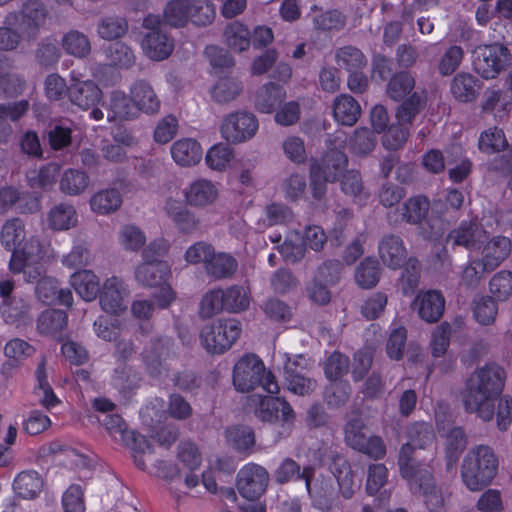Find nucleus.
I'll return each instance as SVG.
<instances>
[{"label": "nucleus", "mask_w": 512, "mask_h": 512, "mask_svg": "<svg viewBox=\"0 0 512 512\" xmlns=\"http://www.w3.org/2000/svg\"><path fill=\"white\" fill-rule=\"evenodd\" d=\"M505 372L497 364H487L466 380L462 392L466 412L476 413L483 421L492 420L495 413V400L504 388Z\"/></svg>", "instance_id": "1"}, {"label": "nucleus", "mask_w": 512, "mask_h": 512, "mask_svg": "<svg viewBox=\"0 0 512 512\" xmlns=\"http://www.w3.org/2000/svg\"><path fill=\"white\" fill-rule=\"evenodd\" d=\"M498 458L488 445L472 447L464 457L461 477L470 491H480L487 487L498 471Z\"/></svg>", "instance_id": "2"}, {"label": "nucleus", "mask_w": 512, "mask_h": 512, "mask_svg": "<svg viewBox=\"0 0 512 512\" xmlns=\"http://www.w3.org/2000/svg\"><path fill=\"white\" fill-rule=\"evenodd\" d=\"M233 385L239 392L245 393L261 386L270 394L279 392L276 377L266 370L263 361L255 354L244 355L233 369Z\"/></svg>", "instance_id": "3"}, {"label": "nucleus", "mask_w": 512, "mask_h": 512, "mask_svg": "<svg viewBox=\"0 0 512 512\" xmlns=\"http://www.w3.org/2000/svg\"><path fill=\"white\" fill-rule=\"evenodd\" d=\"M240 321L236 319H219L202 327L200 340L210 354H223L228 351L240 337Z\"/></svg>", "instance_id": "4"}, {"label": "nucleus", "mask_w": 512, "mask_h": 512, "mask_svg": "<svg viewBox=\"0 0 512 512\" xmlns=\"http://www.w3.org/2000/svg\"><path fill=\"white\" fill-rule=\"evenodd\" d=\"M510 52L502 44L478 46L473 52V66L485 79H494L510 64Z\"/></svg>", "instance_id": "5"}, {"label": "nucleus", "mask_w": 512, "mask_h": 512, "mask_svg": "<svg viewBox=\"0 0 512 512\" xmlns=\"http://www.w3.org/2000/svg\"><path fill=\"white\" fill-rule=\"evenodd\" d=\"M258 127V119L253 113L236 111L223 118L220 131L228 143L239 144L253 138Z\"/></svg>", "instance_id": "6"}, {"label": "nucleus", "mask_w": 512, "mask_h": 512, "mask_svg": "<svg viewBox=\"0 0 512 512\" xmlns=\"http://www.w3.org/2000/svg\"><path fill=\"white\" fill-rule=\"evenodd\" d=\"M268 471L255 463L243 466L237 473L236 487L240 495L250 501L259 499L267 489Z\"/></svg>", "instance_id": "7"}, {"label": "nucleus", "mask_w": 512, "mask_h": 512, "mask_svg": "<svg viewBox=\"0 0 512 512\" xmlns=\"http://www.w3.org/2000/svg\"><path fill=\"white\" fill-rule=\"evenodd\" d=\"M19 27L29 39H35L49 16V10L42 0H27L19 11Z\"/></svg>", "instance_id": "8"}, {"label": "nucleus", "mask_w": 512, "mask_h": 512, "mask_svg": "<svg viewBox=\"0 0 512 512\" xmlns=\"http://www.w3.org/2000/svg\"><path fill=\"white\" fill-rule=\"evenodd\" d=\"M512 243L510 238L502 235L489 236L480 243L477 251L480 253L482 265L491 271L495 270L510 255Z\"/></svg>", "instance_id": "9"}, {"label": "nucleus", "mask_w": 512, "mask_h": 512, "mask_svg": "<svg viewBox=\"0 0 512 512\" xmlns=\"http://www.w3.org/2000/svg\"><path fill=\"white\" fill-rule=\"evenodd\" d=\"M102 98V90L94 81L72 79L69 85L68 99L73 105L83 110H89L97 106Z\"/></svg>", "instance_id": "10"}, {"label": "nucleus", "mask_w": 512, "mask_h": 512, "mask_svg": "<svg viewBox=\"0 0 512 512\" xmlns=\"http://www.w3.org/2000/svg\"><path fill=\"white\" fill-rule=\"evenodd\" d=\"M485 238H487V231L481 225L475 221H463L448 233L447 243L477 251Z\"/></svg>", "instance_id": "11"}, {"label": "nucleus", "mask_w": 512, "mask_h": 512, "mask_svg": "<svg viewBox=\"0 0 512 512\" xmlns=\"http://www.w3.org/2000/svg\"><path fill=\"white\" fill-rule=\"evenodd\" d=\"M255 415L261 421L269 423L278 421L289 423L295 419V412L289 402L284 398L272 396L261 399Z\"/></svg>", "instance_id": "12"}, {"label": "nucleus", "mask_w": 512, "mask_h": 512, "mask_svg": "<svg viewBox=\"0 0 512 512\" xmlns=\"http://www.w3.org/2000/svg\"><path fill=\"white\" fill-rule=\"evenodd\" d=\"M412 307L422 320L435 323L443 315L445 298L440 291L428 290L416 296Z\"/></svg>", "instance_id": "13"}, {"label": "nucleus", "mask_w": 512, "mask_h": 512, "mask_svg": "<svg viewBox=\"0 0 512 512\" xmlns=\"http://www.w3.org/2000/svg\"><path fill=\"white\" fill-rule=\"evenodd\" d=\"M410 489L413 493H420L427 508L432 511H438L444 504L441 490L436 486L431 472L424 473L409 481Z\"/></svg>", "instance_id": "14"}, {"label": "nucleus", "mask_w": 512, "mask_h": 512, "mask_svg": "<svg viewBox=\"0 0 512 512\" xmlns=\"http://www.w3.org/2000/svg\"><path fill=\"white\" fill-rule=\"evenodd\" d=\"M318 165L322 168L323 172L329 176H335V181L341 180V189L345 194L352 193V184L344 172L348 166V157L337 149L327 151L320 160Z\"/></svg>", "instance_id": "15"}, {"label": "nucleus", "mask_w": 512, "mask_h": 512, "mask_svg": "<svg viewBox=\"0 0 512 512\" xmlns=\"http://www.w3.org/2000/svg\"><path fill=\"white\" fill-rule=\"evenodd\" d=\"M378 253L383 264L393 270L399 269L407 259V250L403 240L393 234L381 238L378 244Z\"/></svg>", "instance_id": "16"}, {"label": "nucleus", "mask_w": 512, "mask_h": 512, "mask_svg": "<svg viewBox=\"0 0 512 512\" xmlns=\"http://www.w3.org/2000/svg\"><path fill=\"white\" fill-rule=\"evenodd\" d=\"M125 294L126 289L123 286L122 280L117 277L107 279L102 291L99 293L101 308L110 314H120L126 309L124 304Z\"/></svg>", "instance_id": "17"}, {"label": "nucleus", "mask_w": 512, "mask_h": 512, "mask_svg": "<svg viewBox=\"0 0 512 512\" xmlns=\"http://www.w3.org/2000/svg\"><path fill=\"white\" fill-rule=\"evenodd\" d=\"M315 475V468L311 465L305 466L302 470L300 465L292 458L283 459L273 476L277 484L283 485L295 480H304L306 489H310L312 479Z\"/></svg>", "instance_id": "18"}, {"label": "nucleus", "mask_w": 512, "mask_h": 512, "mask_svg": "<svg viewBox=\"0 0 512 512\" xmlns=\"http://www.w3.org/2000/svg\"><path fill=\"white\" fill-rule=\"evenodd\" d=\"M1 313L6 323L17 327L32 322L31 302L28 298L13 295L12 298L3 300Z\"/></svg>", "instance_id": "19"}, {"label": "nucleus", "mask_w": 512, "mask_h": 512, "mask_svg": "<svg viewBox=\"0 0 512 512\" xmlns=\"http://www.w3.org/2000/svg\"><path fill=\"white\" fill-rule=\"evenodd\" d=\"M286 99L285 88L275 82H268L258 88L255 95V108L261 113H272Z\"/></svg>", "instance_id": "20"}, {"label": "nucleus", "mask_w": 512, "mask_h": 512, "mask_svg": "<svg viewBox=\"0 0 512 512\" xmlns=\"http://www.w3.org/2000/svg\"><path fill=\"white\" fill-rule=\"evenodd\" d=\"M164 210L180 232L189 234L197 229L199 221L182 201L169 198Z\"/></svg>", "instance_id": "21"}, {"label": "nucleus", "mask_w": 512, "mask_h": 512, "mask_svg": "<svg viewBox=\"0 0 512 512\" xmlns=\"http://www.w3.org/2000/svg\"><path fill=\"white\" fill-rule=\"evenodd\" d=\"M130 94L139 111L147 114H154L159 111L160 100L148 81L143 79L136 80L130 88Z\"/></svg>", "instance_id": "22"}, {"label": "nucleus", "mask_w": 512, "mask_h": 512, "mask_svg": "<svg viewBox=\"0 0 512 512\" xmlns=\"http://www.w3.org/2000/svg\"><path fill=\"white\" fill-rule=\"evenodd\" d=\"M238 269V261L228 253L213 251L207 265L206 274L214 280L229 279L234 276Z\"/></svg>", "instance_id": "23"}, {"label": "nucleus", "mask_w": 512, "mask_h": 512, "mask_svg": "<svg viewBox=\"0 0 512 512\" xmlns=\"http://www.w3.org/2000/svg\"><path fill=\"white\" fill-rule=\"evenodd\" d=\"M142 48L149 58L160 61L170 56L173 51V42L162 31H153L144 36Z\"/></svg>", "instance_id": "24"}, {"label": "nucleus", "mask_w": 512, "mask_h": 512, "mask_svg": "<svg viewBox=\"0 0 512 512\" xmlns=\"http://www.w3.org/2000/svg\"><path fill=\"white\" fill-rule=\"evenodd\" d=\"M41 258V244L38 239L31 238L12 252L9 269L14 274L20 273L24 264L40 261Z\"/></svg>", "instance_id": "25"}, {"label": "nucleus", "mask_w": 512, "mask_h": 512, "mask_svg": "<svg viewBox=\"0 0 512 512\" xmlns=\"http://www.w3.org/2000/svg\"><path fill=\"white\" fill-rule=\"evenodd\" d=\"M169 269L166 262L144 261L135 271V278L139 284L145 287H158L164 284Z\"/></svg>", "instance_id": "26"}, {"label": "nucleus", "mask_w": 512, "mask_h": 512, "mask_svg": "<svg viewBox=\"0 0 512 512\" xmlns=\"http://www.w3.org/2000/svg\"><path fill=\"white\" fill-rule=\"evenodd\" d=\"M439 432L441 429L439 428ZM445 437V457L447 470H452L459 460L460 455L467 446V438L461 427H452L444 435Z\"/></svg>", "instance_id": "27"}, {"label": "nucleus", "mask_w": 512, "mask_h": 512, "mask_svg": "<svg viewBox=\"0 0 512 512\" xmlns=\"http://www.w3.org/2000/svg\"><path fill=\"white\" fill-rule=\"evenodd\" d=\"M171 155L174 161L180 166H192L202 158L200 144L192 138H183L173 143Z\"/></svg>", "instance_id": "28"}, {"label": "nucleus", "mask_w": 512, "mask_h": 512, "mask_svg": "<svg viewBox=\"0 0 512 512\" xmlns=\"http://www.w3.org/2000/svg\"><path fill=\"white\" fill-rule=\"evenodd\" d=\"M44 481L41 475L32 470L20 472L13 482L15 494L23 499H34L42 491Z\"/></svg>", "instance_id": "29"}, {"label": "nucleus", "mask_w": 512, "mask_h": 512, "mask_svg": "<svg viewBox=\"0 0 512 512\" xmlns=\"http://www.w3.org/2000/svg\"><path fill=\"white\" fill-rule=\"evenodd\" d=\"M71 285L85 301H92L100 293L99 278L90 270H81L71 276Z\"/></svg>", "instance_id": "30"}, {"label": "nucleus", "mask_w": 512, "mask_h": 512, "mask_svg": "<svg viewBox=\"0 0 512 512\" xmlns=\"http://www.w3.org/2000/svg\"><path fill=\"white\" fill-rule=\"evenodd\" d=\"M68 315L64 310L46 309L37 319V329L43 335L57 336L66 327Z\"/></svg>", "instance_id": "31"}, {"label": "nucleus", "mask_w": 512, "mask_h": 512, "mask_svg": "<svg viewBox=\"0 0 512 512\" xmlns=\"http://www.w3.org/2000/svg\"><path fill=\"white\" fill-rule=\"evenodd\" d=\"M26 236L24 222L20 218L5 221L0 231V242L5 250L13 252L22 245Z\"/></svg>", "instance_id": "32"}, {"label": "nucleus", "mask_w": 512, "mask_h": 512, "mask_svg": "<svg viewBox=\"0 0 512 512\" xmlns=\"http://www.w3.org/2000/svg\"><path fill=\"white\" fill-rule=\"evenodd\" d=\"M330 470L343 497L352 498V467L349 461L343 455L336 454L331 459Z\"/></svg>", "instance_id": "33"}, {"label": "nucleus", "mask_w": 512, "mask_h": 512, "mask_svg": "<svg viewBox=\"0 0 512 512\" xmlns=\"http://www.w3.org/2000/svg\"><path fill=\"white\" fill-rule=\"evenodd\" d=\"M191 6L192 0L169 1L163 11L164 23L175 28L184 27L189 21Z\"/></svg>", "instance_id": "34"}, {"label": "nucleus", "mask_w": 512, "mask_h": 512, "mask_svg": "<svg viewBox=\"0 0 512 512\" xmlns=\"http://www.w3.org/2000/svg\"><path fill=\"white\" fill-rule=\"evenodd\" d=\"M49 227L56 231L68 230L77 224V213L73 205L60 203L48 213Z\"/></svg>", "instance_id": "35"}, {"label": "nucleus", "mask_w": 512, "mask_h": 512, "mask_svg": "<svg viewBox=\"0 0 512 512\" xmlns=\"http://www.w3.org/2000/svg\"><path fill=\"white\" fill-rule=\"evenodd\" d=\"M89 176L81 170L69 168L65 170L59 181V189L70 196L82 194L89 185Z\"/></svg>", "instance_id": "36"}, {"label": "nucleus", "mask_w": 512, "mask_h": 512, "mask_svg": "<svg viewBox=\"0 0 512 512\" xmlns=\"http://www.w3.org/2000/svg\"><path fill=\"white\" fill-rule=\"evenodd\" d=\"M477 79L469 73L457 74L451 83V92L460 102H471L477 97Z\"/></svg>", "instance_id": "37"}, {"label": "nucleus", "mask_w": 512, "mask_h": 512, "mask_svg": "<svg viewBox=\"0 0 512 512\" xmlns=\"http://www.w3.org/2000/svg\"><path fill=\"white\" fill-rule=\"evenodd\" d=\"M225 310L231 313L245 311L250 306V290L242 285L222 289Z\"/></svg>", "instance_id": "38"}, {"label": "nucleus", "mask_w": 512, "mask_h": 512, "mask_svg": "<svg viewBox=\"0 0 512 512\" xmlns=\"http://www.w3.org/2000/svg\"><path fill=\"white\" fill-rule=\"evenodd\" d=\"M128 31V21L121 16H105L98 20L97 33L108 41L123 37Z\"/></svg>", "instance_id": "39"}, {"label": "nucleus", "mask_w": 512, "mask_h": 512, "mask_svg": "<svg viewBox=\"0 0 512 512\" xmlns=\"http://www.w3.org/2000/svg\"><path fill=\"white\" fill-rule=\"evenodd\" d=\"M121 204L122 196L115 188L101 190L90 199L91 209L103 215L116 211Z\"/></svg>", "instance_id": "40"}, {"label": "nucleus", "mask_w": 512, "mask_h": 512, "mask_svg": "<svg viewBox=\"0 0 512 512\" xmlns=\"http://www.w3.org/2000/svg\"><path fill=\"white\" fill-rule=\"evenodd\" d=\"M242 83L233 77L220 78L211 90L212 99L220 104L235 100L242 92Z\"/></svg>", "instance_id": "41"}, {"label": "nucleus", "mask_w": 512, "mask_h": 512, "mask_svg": "<svg viewBox=\"0 0 512 512\" xmlns=\"http://www.w3.org/2000/svg\"><path fill=\"white\" fill-rule=\"evenodd\" d=\"M508 147V141L502 129L490 127L484 130L478 139V148L486 154L498 153Z\"/></svg>", "instance_id": "42"}, {"label": "nucleus", "mask_w": 512, "mask_h": 512, "mask_svg": "<svg viewBox=\"0 0 512 512\" xmlns=\"http://www.w3.org/2000/svg\"><path fill=\"white\" fill-rule=\"evenodd\" d=\"M381 269L377 260L373 258L364 259L356 268L354 280L365 289L373 288L380 279Z\"/></svg>", "instance_id": "43"}, {"label": "nucleus", "mask_w": 512, "mask_h": 512, "mask_svg": "<svg viewBox=\"0 0 512 512\" xmlns=\"http://www.w3.org/2000/svg\"><path fill=\"white\" fill-rule=\"evenodd\" d=\"M430 209V201L425 196H414L409 198L402 207V218L407 223L419 224L427 216Z\"/></svg>", "instance_id": "44"}, {"label": "nucleus", "mask_w": 512, "mask_h": 512, "mask_svg": "<svg viewBox=\"0 0 512 512\" xmlns=\"http://www.w3.org/2000/svg\"><path fill=\"white\" fill-rule=\"evenodd\" d=\"M62 47L67 54L77 58H84L91 51L88 37L78 30H70L64 34Z\"/></svg>", "instance_id": "45"}, {"label": "nucleus", "mask_w": 512, "mask_h": 512, "mask_svg": "<svg viewBox=\"0 0 512 512\" xmlns=\"http://www.w3.org/2000/svg\"><path fill=\"white\" fill-rule=\"evenodd\" d=\"M224 37L227 45L239 52L247 50L251 44V35L248 28L238 21L226 26Z\"/></svg>", "instance_id": "46"}, {"label": "nucleus", "mask_w": 512, "mask_h": 512, "mask_svg": "<svg viewBox=\"0 0 512 512\" xmlns=\"http://www.w3.org/2000/svg\"><path fill=\"white\" fill-rule=\"evenodd\" d=\"M110 108L114 114V118L119 120H131L137 117L139 109L136 103L123 92L115 91L112 93L110 100Z\"/></svg>", "instance_id": "47"}, {"label": "nucleus", "mask_w": 512, "mask_h": 512, "mask_svg": "<svg viewBox=\"0 0 512 512\" xmlns=\"http://www.w3.org/2000/svg\"><path fill=\"white\" fill-rule=\"evenodd\" d=\"M34 57L41 67L49 68L55 65L61 57L57 40L53 37L43 38L37 44Z\"/></svg>", "instance_id": "48"}, {"label": "nucleus", "mask_w": 512, "mask_h": 512, "mask_svg": "<svg viewBox=\"0 0 512 512\" xmlns=\"http://www.w3.org/2000/svg\"><path fill=\"white\" fill-rule=\"evenodd\" d=\"M185 197L191 205L204 206L216 198V189L211 182L198 180L190 185L189 190L185 193Z\"/></svg>", "instance_id": "49"}, {"label": "nucleus", "mask_w": 512, "mask_h": 512, "mask_svg": "<svg viewBox=\"0 0 512 512\" xmlns=\"http://www.w3.org/2000/svg\"><path fill=\"white\" fill-rule=\"evenodd\" d=\"M173 341L169 337H155L151 339L150 347L145 348L142 356L148 366L157 369L163 357L168 355Z\"/></svg>", "instance_id": "50"}, {"label": "nucleus", "mask_w": 512, "mask_h": 512, "mask_svg": "<svg viewBox=\"0 0 512 512\" xmlns=\"http://www.w3.org/2000/svg\"><path fill=\"white\" fill-rule=\"evenodd\" d=\"M59 170L60 166L57 163L44 165L38 171L33 170L27 174V183L32 189L50 187L55 182Z\"/></svg>", "instance_id": "51"}, {"label": "nucleus", "mask_w": 512, "mask_h": 512, "mask_svg": "<svg viewBox=\"0 0 512 512\" xmlns=\"http://www.w3.org/2000/svg\"><path fill=\"white\" fill-rule=\"evenodd\" d=\"M415 87V79L408 72H399L395 74L387 85L388 96L400 101L405 98Z\"/></svg>", "instance_id": "52"}, {"label": "nucleus", "mask_w": 512, "mask_h": 512, "mask_svg": "<svg viewBox=\"0 0 512 512\" xmlns=\"http://www.w3.org/2000/svg\"><path fill=\"white\" fill-rule=\"evenodd\" d=\"M352 388L347 380L333 381L325 390V401L330 408H340L350 399Z\"/></svg>", "instance_id": "53"}, {"label": "nucleus", "mask_w": 512, "mask_h": 512, "mask_svg": "<svg viewBox=\"0 0 512 512\" xmlns=\"http://www.w3.org/2000/svg\"><path fill=\"white\" fill-rule=\"evenodd\" d=\"M407 436L409 442L419 449H426L433 445L435 440V433L433 427L424 422H416L410 425L407 429Z\"/></svg>", "instance_id": "54"}, {"label": "nucleus", "mask_w": 512, "mask_h": 512, "mask_svg": "<svg viewBox=\"0 0 512 512\" xmlns=\"http://www.w3.org/2000/svg\"><path fill=\"white\" fill-rule=\"evenodd\" d=\"M45 136L53 151H63L72 144V129L61 123L50 125L45 131Z\"/></svg>", "instance_id": "55"}, {"label": "nucleus", "mask_w": 512, "mask_h": 512, "mask_svg": "<svg viewBox=\"0 0 512 512\" xmlns=\"http://www.w3.org/2000/svg\"><path fill=\"white\" fill-rule=\"evenodd\" d=\"M354 449L373 459H381L386 454V446L378 436L366 437L364 434H354Z\"/></svg>", "instance_id": "56"}, {"label": "nucleus", "mask_w": 512, "mask_h": 512, "mask_svg": "<svg viewBox=\"0 0 512 512\" xmlns=\"http://www.w3.org/2000/svg\"><path fill=\"white\" fill-rule=\"evenodd\" d=\"M426 104V98L422 94L417 92L413 93L406 101H404L397 110L396 117L398 123L407 125L411 124L424 108Z\"/></svg>", "instance_id": "57"}, {"label": "nucleus", "mask_w": 512, "mask_h": 512, "mask_svg": "<svg viewBox=\"0 0 512 512\" xmlns=\"http://www.w3.org/2000/svg\"><path fill=\"white\" fill-rule=\"evenodd\" d=\"M414 449L415 447L410 442H407L401 446L399 451L398 465L400 473L402 477L408 481L414 479L425 471L420 469L419 465L415 462L413 458Z\"/></svg>", "instance_id": "58"}, {"label": "nucleus", "mask_w": 512, "mask_h": 512, "mask_svg": "<svg viewBox=\"0 0 512 512\" xmlns=\"http://www.w3.org/2000/svg\"><path fill=\"white\" fill-rule=\"evenodd\" d=\"M350 359L348 356L334 351L324 362V373L330 381L342 380V377L349 372Z\"/></svg>", "instance_id": "59"}, {"label": "nucleus", "mask_w": 512, "mask_h": 512, "mask_svg": "<svg viewBox=\"0 0 512 512\" xmlns=\"http://www.w3.org/2000/svg\"><path fill=\"white\" fill-rule=\"evenodd\" d=\"M327 182H335V176H327L318 165V159H312L310 163V187L312 196L316 200H322L327 192Z\"/></svg>", "instance_id": "60"}, {"label": "nucleus", "mask_w": 512, "mask_h": 512, "mask_svg": "<svg viewBox=\"0 0 512 512\" xmlns=\"http://www.w3.org/2000/svg\"><path fill=\"white\" fill-rule=\"evenodd\" d=\"M204 54L216 73H223L235 65L234 58L228 50L219 46H207L204 50Z\"/></svg>", "instance_id": "61"}, {"label": "nucleus", "mask_w": 512, "mask_h": 512, "mask_svg": "<svg viewBox=\"0 0 512 512\" xmlns=\"http://www.w3.org/2000/svg\"><path fill=\"white\" fill-rule=\"evenodd\" d=\"M215 15V7L209 0H192L189 20L194 25H210L213 22Z\"/></svg>", "instance_id": "62"}, {"label": "nucleus", "mask_w": 512, "mask_h": 512, "mask_svg": "<svg viewBox=\"0 0 512 512\" xmlns=\"http://www.w3.org/2000/svg\"><path fill=\"white\" fill-rule=\"evenodd\" d=\"M406 340L407 330L405 327L396 325L391 328L386 344V352L390 359L398 361L403 358Z\"/></svg>", "instance_id": "63"}, {"label": "nucleus", "mask_w": 512, "mask_h": 512, "mask_svg": "<svg viewBox=\"0 0 512 512\" xmlns=\"http://www.w3.org/2000/svg\"><path fill=\"white\" fill-rule=\"evenodd\" d=\"M489 289L498 300H507L512 295V272L502 270L496 273L489 282Z\"/></svg>", "instance_id": "64"}]
</instances>
